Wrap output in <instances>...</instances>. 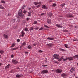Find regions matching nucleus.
I'll use <instances>...</instances> for the list:
<instances>
[{"mask_svg": "<svg viewBox=\"0 0 78 78\" xmlns=\"http://www.w3.org/2000/svg\"><path fill=\"white\" fill-rule=\"evenodd\" d=\"M34 4L35 5H38L37 6H36L37 8H39L41 6V2H34Z\"/></svg>", "mask_w": 78, "mask_h": 78, "instance_id": "1", "label": "nucleus"}, {"mask_svg": "<svg viewBox=\"0 0 78 78\" xmlns=\"http://www.w3.org/2000/svg\"><path fill=\"white\" fill-rule=\"evenodd\" d=\"M73 58H74L70 57H66V58H65V59H63V61H67V59H69V61H73Z\"/></svg>", "mask_w": 78, "mask_h": 78, "instance_id": "2", "label": "nucleus"}, {"mask_svg": "<svg viewBox=\"0 0 78 78\" xmlns=\"http://www.w3.org/2000/svg\"><path fill=\"white\" fill-rule=\"evenodd\" d=\"M18 14L19 16H20V17H23V16H24V15L22 13V10H20L19 12H18Z\"/></svg>", "mask_w": 78, "mask_h": 78, "instance_id": "3", "label": "nucleus"}, {"mask_svg": "<svg viewBox=\"0 0 78 78\" xmlns=\"http://www.w3.org/2000/svg\"><path fill=\"white\" fill-rule=\"evenodd\" d=\"M54 58L55 59H59V55L57 54H54Z\"/></svg>", "mask_w": 78, "mask_h": 78, "instance_id": "4", "label": "nucleus"}, {"mask_svg": "<svg viewBox=\"0 0 78 78\" xmlns=\"http://www.w3.org/2000/svg\"><path fill=\"white\" fill-rule=\"evenodd\" d=\"M66 17H69L70 18L73 17V16L72 15L70 14H67L66 15Z\"/></svg>", "mask_w": 78, "mask_h": 78, "instance_id": "5", "label": "nucleus"}, {"mask_svg": "<svg viewBox=\"0 0 78 78\" xmlns=\"http://www.w3.org/2000/svg\"><path fill=\"white\" fill-rule=\"evenodd\" d=\"M16 77L18 78H20L21 77H22L23 76V75L22 74H17L16 76Z\"/></svg>", "mask_w": 78, "mask_h": 78, "instance_id": "6", "label": "nucleus"}, {"mask_svg": "<svg viewBox=\"0 0 78 78\" xmlns=\"http://www.w3.org/2000/svg\"><path fill=\"white\" fill-rule=\"evenodd\" d=\"M67 76V74L66 73H63L61 74V76L62 77H66V76Z\"/></svg>", "mask_w": 78, "mask_h": 78, "instance_id": "7", "label": "nucleus"}, {"mask_svg": "<svg viewBox=\"0 0 78 78\" xmlns=\"http://www.w3.org/2000/svg\"><path fill=\"white\" fill-rule=\"evenodd\" d=\"M48 71L46 70H43L41 72L42 73H43V74H44L45 73H48Z\"/></svg>", "mask_w": 78, "mask_h": 78, "instance_id": "8", "label": "nucleus"}, {"mask_svg": "<svg viewBox=\"0 0 78 78\" xmlns=\"http://www.w3.org/2000/svg\"><path fill=\"white\" fill-rule=\"evenodd\" d=\"M62 72V70L61 69H58L56 70V73H61Z\"/></svg>", "mask_w": 78, "mask_h": 78, "instance_id": "9", "label": "nucleus"}, {"mask_svg": "<svg viewBox=\"0 0 78 78\" xmlns=\"http://www.w3.org/2000/svg\"><path fill=\"white\" fill-rule=\"evenodd\" d=\"M12 61L13 64H17V63H18V62H17V61L16 60H12Z\"/></svg>", "mask_w": 78, "mask_h": 78, "instance_id": "10", "label": "nucleus"}, {"mask_svg": "<svg viewBox=\"0 0 78 78\" xmlns=\"http://www.w3.org/2000/svg\"><path fill=\"white\" fill-rule=\"evenodd\" d=\"M47 22L48 24H50L51 23V20L50 19H48L47 20Z\"/></svg>", "mask_w": 78, "mask_h": 78, "instance_id": "11", "label": "nucleus"}, {"mask_svg": "<svg viewBox=\"0 0 78 78\" xmlns=\"http://www.w3.org/2000/svg\"><path fill=\"white\" fill-rule=\"evenodd\" d=\"M65 58H64V56H62L59 59H58V61H62V60H63L64 61V59H65Z\"/></svg>", "mask_w": 78, "mask_h": 78, "instance_id": "12", "label": "nucleus"}, {"mask_svg": "<svg viewBox=\"0 0 78 78\" xmlns=\"http://www.w3.org/2000/svg\"><path fill=\"white\" fill-rule=\"evenodd\" d=\"M25 33L24 31H23V30L21 32V34H22V35H21V36L22 37H23V36H24Z\"/></svg>", "mask_w": 78, "mask_h": 78, "instance_id": "13", "label": "nucleus"}, {"mask_svg": "<svg viewBox=\"0 0 78 78\" xmlns=\"http://www.w3.org/2000/svg\"><path fill=\"white\" fill-rule=\"evenodd\" d=\"M48 14L49 17H52L53 16V14L51 13H49Z\"/></svg>", "mask_w": 78, "mask_h": 78, "instance_id": "14", "label": "nucleus"}, {"mask_svg": "<svg viewBox=\"0 0 78 78\" xmlns=\"http://www.w3.org/2000/svg\"><path fill=\"white\" fill-rule=\"evenodd\" d=\"M3 36L4 38H5V39H8V35H7L4 34L3 35Z\"/></svg>", "mask_w": 78, "mask_h": 78, "instance_id": "15", "label": "nucleus"}, {"mask_svg": "<svg viewBox=\"0 0 78 78\" xmlns=\"http://www.w3.org/2000/svg\"><path fill=\"white\" fill-rule=\"evenodd\" d=\"M47 45H48L49 47H52L53 45V44L52 43H49L48 44H47Z\"/></svg>", "mask_w": 78, "mask_h": 78, "instance_id": "16", "label": "nucleus"}, {"mask_svg": "<svg viewBox=\"0 0 78 78\" xmlns=\"http://www.w3.org/2000/svg\"><path fill=\"white\" fill-rule=\"evenodd\" d=\"M74 70H75V68L72 67L71 69L70 72H73Z\"/></svg>", "mask_w": 78, "mask_h": 78, "instance_id": "17", "label": "nucleus"}, {"mask_svg": "<svg viewBox=\"0 0 78 78\" xmlns=\"http://www.w3.org/2000/svg\"><path fill=\"white\" fill-rule=\"evenodd\" d=\"M9 66H10V64H8V65L6 66L5 69H9Z\"/></svg>", "mask_w": 78, "mask_h": 78, "instance_id": "18", "label": "nucleus"}, {"mask_svg": "<svg viewBox=\"0 0 78 78\" xmlns=\"http://www.w3.org/2000/svg\"><path fill=\"white\" fill-rule=\"evenodd\" d=\"M42 8H43V9H47V7L45 6V5H42Z\"/></svg>", "mask_w": 78, "mask_h": 78, "instance_id": "19", "label": "nucleus"}, {"mask_svg": "<svg viewBox=\"0 0 78 78\" xmlns=\"http://www.w3.org/2000/svg\"><path fill=\"white\" fill-rule=\"evenodd\" d=\"M47 39H48V40H51V41H53L54 39V38H53L51 37H48L47 38Z\"/></svg>", "mask_w": 78, "mask_h": 78, "instance_id": "20", "label": "nucleus"}, {"mask_svg": "<svg viewBox=\"0 0 78 78\" xmlns=\"http://www.w3.org/2000/svg\"><path fill=\"white\" fill-rule=\"evenodd\" d=\"M56 26L57 27H58L59 28H62V26L60 25L59 24H57L56 25Z\"/></svg>", "mask_w": 78, "mask_h": 78, "instance_id": "21", "label": "nucleus"}, {"mask_svg": "<svg viewBox=\"0 0 78 78\" xmlns=\"http://www.w3.org/2000/svg\"><path fill=\"white\" fill-rule=\"evenodd\" d=\"M27 48H28V49H31L32 48V47H31V45H29L27 47Z\"/></svg>", "mask_w": 78, "mask_h": 78, "instance_id": "22", "label": "nucleus"}, {"mask_svg": "<svg viewBox=\"0 0 78 78\" xmlns=\"http://www.w3.org/2000/svg\"><path fill=\"white\" fill-rule=\"evenodd\" d=\"M26 42H23L22 44V46H25L26 45Z\"/></svg>", "mask_w": 78, "mask_h": 78, "instance_id": "23", "label": "nucleus"}, {"mask_svg": "<svg viewBox=\"0 0 78 78\" xmlns=\"http://www.w3.org/2000/svg\"><path fill=\"white\" fill-rule=\"evenodd\" d=\"M73 58H74V59H75V58H78V55H76L74 56L73 57Z\"/></svg>", "mask_w": 78, "mask_h": 78, "instance_id": "24", "label": "nucleus"}, {"mask_svg": "<svg viewBox=\"0 0 78 78\" xmlns=\"http://www.w3.org/2000/svg\"><path fill=\"white\" fill-rule=\"evenodd\" d=\"M17 49H18V48H12L11 49V50H17Z\"/></svg>", "mask_w": 78, "mask_h": 78, "instance_id": "25", "label": "nucleus"}, {"mask_svg": "<svg viewBox=\"0 0 78 78\" xmlns=\"http://www.w3.org/2000/svg\"><path fill=\"white\" fill-rule=\"evenodd\" d=\"M3 53H4L3 50H1L0 51V53H1V54H3Z\"/></svg>", "mask_w": 78, "mask_h": 78, "instance_id": "26", "label": "nucleus"}, {"mask_svg": "<svg viewBox=\"0 0 78 78\" xmlns=\"http://www.w3.org/2000/svg\"><path fill=\"white\" fill-rule=\"evenodd\" d=\"M66 4H65V3H63V4H62L61 5V6L62 7H64V6H65Z\"/></svg>", "mask_w": 78, "mask_h": 78, "instance_id": "27", "label": "nucleus"}, {"mask_svg": "<svg viewBox=\"0 0 78 78\" xmlns=\"http://www.w3.org/2000/svg\"><path fill=\"white\" fill-rule=\"evenodd\" d=\"M16 45L15 43H13L11 46V47H14Z\"/></svg>", "mask_w": 78, "mask_h": 78, "instance_id": "28", "label": "nucleus"}, {"mask_svg": "<svg viewBox=\"0 0 78 78\" xmlns=\"http://www.w3.org/2000/svg\"><path fill=\"white\" fill-rule=\"evenodd\" d=\"M25 7H26V6H25V5H24L22 7V9H25Z\"/></svg>", "mask_w": 78, "mask_h": 78, "instance_id": "29", "label": "nucleus"}, {"mask_svg": "<svg viewBox=\"0 0 78 78\" xmlns=\"http://www.w3.org/2000/svg\"><path fill=\"white\" fill-rule=\"evenodd\" d=\"M4 9V7H3L2 5H0V9Z\"/></svg>", "mask_w": 78, "mask_h": 78, "instance_id": "30", "label": "nucleus"}, {"mask_svg": "<svg viewBox=\"0 0 78 78\" xmlns=\"http://www.w3.org/2000/svg\"><path fill=\"white\" fill-rule=\"evenodd\" d=\"M28 16H30L31 15V12H29L28 13Z\"/></svg>", "mask_w": 78, "mask_h": 78, "instance_id": "31", "label": "nucleus"}, {"mask_svg": "<svg viewBox=\"0 0 78 78\" xmlns=\"http://www.w3.org/2000/svg\"><path fill=\"white\" fill-rule=\"evenodd\" d=\"M24 31H28V28H26L25 29H24Z\"/></svg>", "mask_w": 78, "mask_h": 78, "instance_id": "32", "label": "nucleus"}, {"mask_svg": "<svg viewBox=\"0 0 78 78\" xmlns=\"http://www.w3.org/2000/svg\"><path fill=\"white\" fill-rule=\"evenodd\" d=\"M44 26L46 28H50V27H49L48 26H47L46 25H44Z\"/></svg>", "mask_w": 78, "mask_h": 78, "instance_id": "33", "label": "nucleus"}, {"mask_svg": "<svg viewBox=\"0 0 78 78\" xmlns=\"http://www.w3.org/2000/svg\"><path fill=\"white\" fill-rule=\"evenodd\" d=\"M1 2L2 3H5V1L3 0L1 1Z\"/></svg>", "mask_w": 78, "mask_h": 78, "instance_id": "34", "label": "nucleus"}, {"mask_svg": "<svg viewBox=\"0 0 78 78\" xmlns=\"http://www.w3.org/2000/svg\"><path fill=\"white\" fill-rule=\"evenodd\" d=\"M64 45L65 47H66V48H68V45L66 44H65Z\"/></svg>", "mask_w": 78, "mask_h": 78, "instance_id": "35", "label": "nucleus"}, {"mask_svg": "<svg viewBox=\"0 0 78 78\" xmlns=\"http://www.w3.org/2000/svg\"><path fill=\"white\" fill-rule=\"evenodd\" d=\"M37 21H34V24H37Z\"/></svg>", "mask_w": 78, "mask_h": 78, "instance_id": "36", "label": "nucleus"}, {"mask_svg": "<svg viewBox=\"0 0 78 78\" xmlns=\"http://www.w3.org/2000/svg\"><path fill=\"white\" fill-rule=\"evenodd\" d=\"M55 63H56V64H58V62L55 61V60H54L53 61Z\"/></svg>", "mask_w": 78, "mask_h": 78, "instance_id": "37", "label": "nucleus"}, {"mask_svg": "<svg viewBox=\"0 0 78 78\" xmlns=\"http://www.w3.org/2000/svg\"><path fill=\"white\" fill-rule=\"evenodd\" d=\"M20 22V20L18 19L17 21V23H19Z\"/></svg>", "mask_w": 78, "mask_h": 78, "instance_id": "38", "label": "nucleus"}, {"mask_svg": "<svg viewBox=\"0 0 78 78\" xmlns=\"http://www.w3.org/2000/svg\"><path fill=\"white\" fill-rule=\"evenodd\" d=\"M12 22L13 23H14V22H15V19H12Z\"/></svg>", "mask_w": 78, "mask_h": 78, "instance_id": "39", "label": "nucleus"}, {"mask_svg": "<svg viewBox=\"0 0 78 78\" xmlns=\"http://www.w3.org/2000/svg\"><path fill=\"white\" fill-rule=\"evenodd\" d=\"M45 13H42L41 14V16H44V15H45Z\"/></svg>", "mask_w": 78, "mask_h": 78, "instance_id": "40", "label": "nucleus"}, {"mask_svg": "<svg viewBox=\"0 0 78 78\" xmlns=\"http://www.w3.org/2000/svg\"><path fill=\"white\" fill-rule=\"evenodd\" d=\"M47 65H43L42 67H47Z\"/></svg>", "mask_w": 78, "mask_h": 78, "instance_id": "41", "label": "nucleus"}, {"mask_svg": "<svg viewBox=\"0 0 78 78\" xmlns=\"http://www.w3.org/2000/svg\"><path fill=\"white\" fill-rule=\"evenodd\" d=\"M38 51L39 53H42V52H43V51L41 50H39Z\"/></svg>", "mask_w": 78, "mask_h": 78, "instance_id": "42", "label": "nucleus"}, {"mask_svg": "<svg viewBox=\"0 0 78 78\" xmlns=\"http://www.w3.org/2000/svg\"><path fill=\"white\" fill-rule=\"evenodd\" d=\"M26 20L27 21H28L29 20H30V18H27L26 19Z\"/></svg>", "mask_w": 78, "mask_h": 78, "instance_id": "43", "label": "nucleus"}, {"mask_svg": "<svg viewBox=\"0 0 78 78\" xmlns=\"http://www.w3.org/2000/svg\"><path fill=\"white\" fill-rule=\"evenodd\" d=\"M42 29H43V28L42 27H41L40 29L38 30L40 31V30H41V31H42Z\"/></svg>", "mask_w": 78, "mask_h": 78, "instance_id": "44", "label": "nucleus"}, {"mask_svg": "<svg viewBox=\"0 0 78 78\" xmlns=\"http://www.w3.org/2000/svg\"><path fill=\"white\" fill-rule=\"evenodd\" d=\"M56 4L55 3L52 6H54V7H55V6H56Z\"/></svg>", "mask_w": 78, "mask_h": 78, "instance_id": "45", "label": "nucleus"}, {"mask_svg": "<svg viewBox=\"0 0 78 78\" xmlns=\"http://www.w3.org/2000/svg\"><path fill=\"white\" fill-rule=\"evenodd\" d=\"M33 30V27H31L30 28V31H31L32 30Z\"/></svg>", "mask_w": 78, "mask_h": 78, "instance_id": "46", "label": "nucleus"}, {"mask_svg": "<svg viewBox=\"0 0 78 78\" xmlns=\"http://www.w3.org/2000/svg\"><path fill=\"white\" fill-rule=\"evenodd\" d=\"M64 32H67V30H63Z\"/></svg>", "mask_w": 78, "mask_h": 78, "instance_id": "47", "label": "nucleus"}, {"mask_svg": "<svg viewBox=\"0 0 78 78\" xmlns=\"http://www.w3.org/2000/svg\"><path fill=\"white\" fill-rule=\"evenodd\" d=\"M20 39H17V42H20Z\"/></svg>", "mask_w": 78, "mask_h": 78, "instance_id": "48", "label": "nucleus"}, {"mask_svg": "<svg viewBox=\"0 0 78 78\" xmlns=\"http://www.w3.org/2000/svg\"><path fill=\"white\" fill-rule=\"evenodd\" d=\"M14 57V55L12 54L11 56V58H13Z\"/></svg>", "mask_w": 78, "mask_h": 78, "instance_id": "49", "label": "nucleus"}, {"mask_svg": "<svg viewBox=\"0 0 78 78\" xmlns=\"http://www.w3.org/2000/svg\"><path fill=\"white\" fill-rule=\"evenodd\" d=\"M36 45L37 44L35 43L33 44V45H34V46H36Z\"/></svg>", "mask_w": 78, "mask_h": 78, "instance_id": "50", "label": "nucleus"}, {"mask_svg": "<svg viewBox=\"0 0 78 78\" xmlns=\"http://www.w3.org/2000/svg\"><path fill=\"white\" fill-rule=\"evenodd\" d=\"M23 13H24V14H26V13H27V11L24 10L23 12Z\"/></svg>", "mask_w": 78, "mask_h": 78, "instance_id": "51", "label": "nucleus"}, {"mask_svg": "<svg viewBox=\"0 0 78 78\" xmlns=\"http://www.w3.org/2000/svg\"><path fill=\"white\" fill-rule=\"evenodd\" d=\"M73 41H78V40H77V39H73Z\"/></svg>", "mask_w": 78, "mask_h": 78, "instance_id": "52", "label": "nucleus"}, {"mask_svg": "<svg viewBox=\"0 0 78 78\" xmlns=\"http://www.w3.org/2000/svg\"><path fill=\"white\" fill-rule=\"evenodd\" d=\"M13 28L14 29H16L17 28V26H14Z\"/></svg>", "mask_w": 78, "mask_h": 78, "instance_id": "53", "label": "nucleus"}, {"mask_svg": "<svg viewBox=\"0 0 78 78\" xmlns=\"http://www.w3.org/2000/svg\"><path fill=\"white\" fill-rule=\"evenodd\" d=\"M23 23H25V22H26L25 20L23 21Z\"/></svg>", "mask_w": 78, "mask_h": 78, "instance_id": "54", "label": "nucleus"}, {"mask_svg": "<svg viewBox=\"0 0 78 78\" xmlns=\"http://www.w3.org/2000/svg\"><path fill=\"white\" fill-rule=\"evenodd\" d=\"M75 27L76 28H78V27L76 26H75Z\"/></svg>", "mask_w": 78, "mask_h": 78, "instance_id": "55", "label": "nucleus"}, {"mask_svg": "<svg viewBox=\"0 0 78 78\" xmlns=\"http://www.w3.org/2000/svg\"><path fill=\"white\" fill-rule=\"evenodd\" d=\"M32 8H33V9H34V8H35V7L33 6L32 7Z\"/></svg>", "mask_w": 78, "mask_h": 78, "instance_id": "56", "label": "nucleus"}, {"mask_svg": "<svg viewBox=\"0 0 78 78\" xmlns=\"http://www.w3.org/2000/svg\"><path fill=\"white\" fill-rule=\"evenodd\" d=\"M36 30H38V29H39V28L38 27H37L36 28Z\"/></svg>", "mask_w": 78, "mask_h": 78, "instance_id": "57", "label": "nucleus"}, {"mask_svg": "<svg viewBox=\"0 0 78 78\" xmlns=\"http://www.w3.org/2000/svg\"><path fill=\"white\" fill-rule=\"evenodd\" d=\"M25 53H27V54H28V52H26Z\"/></svg>", "mask_w": 78, "mask_h": 78, "instance_id": "58", "label": "nucleus"}, {"mask_svg": "<svg viewBox=\"0 0 78 78\" xmlns=\"http://www.w3.org/2000/svg\"><path fill=\"white\" fill-rule=\"evenodd\" d=\"M61 50H62V51H64V49H61Z\"/></svg>", "mask_w": 78, "mask_h": 78, "instance_id": "59", "label": "nucleus"}, {"mask_svg": "<svg viewBox=\"0 0 78 78\" xmlns=\"http://www.w3.org/2000/svg\"><path fill=\"white\" fill-rule=\"evenodd\" d=\"M28 9H29V10H30L31 9V8H29Z\"/></svg>", "mask_w": 78, "mask_h": 78, "instance_id": "60", "label": "nucleus"}, {"mask_svg": "<svg viewBox=\"0 0 78 78\" xmlns=\"http://www.w3.org/2000/svg\"><path fill=\"white\" fill-rule=\"evenodd\" d=\"M11 16V15H10L9 14L8 15V16Z\"/></svg>", "mask_w": 78, "mask_h": 78, "instance_id": "61", "label": "nucleus"}, {"mask_svg": "<svg viewBox=\"0 0 78 78\" xmlns=\"http://www.w3.org/2000/svg\"><path fill=\"white\" fill-rule=\"evenodd\" d=\"M2 66V63H0V66Z\"/></svg>", "mask_w": 78, "mask_h": 78, "instance_id": "62", "label": "nucleus"}, {"mask_svg": "<svg viewBox=\"0 0 78 78\" xmlns=\"http://www.w3.org/2000/svg\"><path fill=\"white\" fill-rule=\"evenodd\" d=\"M23 46H22H22H20V48H22L23 47Z\"/></svg>", "mask_w": 78, "mask_h": 78, "instance_id": "63", "label": "nucleus"}, {"mask_svg": "<svg viewBox=\"0 0 78 78\" xmlns=\"http://www.w3.org/2000/svg\"><path fill=\"white\" fill-rule=\"evenodd\" d=\"M77 66H78V62L77 63Z\"/></svg>", "mask_w": 78, "mask_h": 78, "instance_id": "64", "label": "nucleus"}]
</instances>
